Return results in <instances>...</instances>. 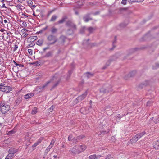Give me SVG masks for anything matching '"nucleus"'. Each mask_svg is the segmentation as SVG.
<instances>
[{"label": "nucleus", "instance_id": "nucleus-1", "mask_svg": "<svg viewBox=\"0 0 159 159\" xmlns=\"http://www.w3.org/2000/svg\"><path fill=\"white\" fill-rule=\"evenodd\" d=\"M12 88L11 87L5 85L4 83L0 84V91L7 93L12 91Z\"/></svg>", "mask_w": 159, "mask_h": 159}, {"label": "nucleus", "instance_id": "nucleus-2", "mask_svg": "<svg viewBox=\"0 0 159 159\" xmlns=\"http://www.w3.org/2000/svg\"><path fill=\"white\" fill-rule=\"evenodd\" d=\"M9 109V106L6 104L4 102L0 103V111L2 114L6 113Z\"/></svg>", "mask_w": 159, "mask_h": 159}, {"label": "nucleus", "instance_id": "nucleus-3", "mask_svg": "<svg viewBox=\"0 0 159 159\" xmlns=\"http://www.w3.org/2000/svg\"><path fill=\"white\" fill-rule=\"evenodd\" d=\"M145 134V132H143L136 135L135 136L133 137L129 142H128L129 143H135L140 138L143 136Z\"/></svg>", "mask_w": 159, "mask_h": 159}, {"label": "nucleus", "instance_id": "nucleus-4", "mask_svg": "<svg viewBox=\"0 0 159 159\" xmlns=\"http://www.w3.org/2000/svg\"><path fill=\"white\" fill-rule=\"evenodd\" d=\"M50 81H51V83L54 84L53 85L52 88V89L55 88L59 84L61 81V79L60 77H57L56 75H55L50 80Z\"/></svg>", "mask_w": 159, "mask_h": 159}, {"label": "nucleus", "instance_id": "nucleus-5", "mask_svg": "<svg viewBox=\"0 0 159 159\" xmlns=\"http://www.w3.org/2000/svg\"><path fill=\"white\" fill-rule=\"evenodd\" d=\"M87 91H85L83 94L78 97L75 100H74V102L75 103L80 102L84 99L87 96Z\"/></svg>", "mask_w": 159, "mask_h": 159}, {"label": "nucleus", "instance_id": "nucleus-6", "mask_svg": "<svg viewBox=\"0 0 159 159\" xmlns=\"http://www.w3.org/2000/svg\"><path fill=\"white\" fill-rule=\"evenodd\" d=\"M2 35L4 40H6L7 39L11 40L12 39V34L10 33L9 32H8L6 31L5 32H4L2 34Z\"/></svg>", "mask_w": 159, "mask_h": 159}, {"label": "nucleus", "instance_id": "nucleus-7", "mask_svg": "<svg viewBox=\"0 0 159 159\" xmlns=\"http://www.w3.org/2000/svg\"><path fill=\"white\" fill-rule=\"evenodd\" d=\"M110 90L106 85L103 86L100 89V92L103 94L109 92Z\"/></svg>", "mask_w": 159, "mask_h": 159}, {"label": "nucleus", "instance_id": "nucleus-8", "mask_svg": "<svg viewBox=\"0 0 159 159\" xmlns=\"http://www.w3.org/2000/svg\"><path fill=\"white\" fill-rule=\"evenodd\" d=\"M77 147V146L76 145L75 146L70 150V152L72 154L75 155L79 153Z\"/></svg>", "mask_w": 159, "mask_h": 159}, {"label": "nucleus", "instance_id": "nucleus-9", "mask_svg": "<svg viewBox=\"0 0 159 159\" xmlns=\"http://www.w3.org/2000/svg\"><path fill=\"white\" fill-rule=\"evenodd\" d=\"M66 25L73 30H75L76 29L75 25L71 21H69L67 22L66 23Z\"/></svg>", "mask_w": 159, "mask_h": 159}, {"label": "nucleus", "instance_id": "nucleus-10", "mask_svg": "<svg viewBox=\"0 0 159 159\" xmlns=\"http://www.w3.org/2000/svg\"><path fill=\"white\" fill-rule=\"evenodd\" d=\"M77 149L80 153L84 151L86 148V147L84 145H77Z\"/></svg>", "mask_w": 159, "mask_h": 159}, {"label": "nucleus", "instance_id": "nucleus-11", "mask_svg": "<svg viewBox=\"0 0 159 159\" xmlns=\"http://www.w3.org/2000/svg\"><path fill=\"white\" fill-rule=\"evenodd\" d=\"M29 16V15L25 12H22L20 18L24 20H28V17Z\"/></svg>", "mask_w": 159, "mask_h": 159}, {"label": "nucleus", "instance_id": "nucleus-12", "mask_svg": "<svg viewBox=\"0 0 159 159\" xmlns=\"http://www.w3.org/2000/svg\"><path fill=\"white\" fill-rule=\"evenodd\" d=\"M51 81H50V80L48 81L46 83H45L42 86H40L39 89H40L41 91L44 90V89L47 88V87L48 85L49 84L51 83Z\"/></svg>", "mask_w": 159, "mask_h": 159}, {"label": "nucleus", "instance_id": "nucleus-13", "mask_svg": "<svg viewBox=\"0 0 159 159\" xmlns=\"http://www.w3.org/2000/svg\"><path fill=\"white\" fill-rule=\"evenodd\" d=\"M102 156L101 155L93 154L90 155L88 158L89 159H96L99 158Z\"/></svg>", "mask_w": 159, "mask_h": 159}, {"label": "nucleus", "instance_id": "nucleus-14", "mask_svg": "<svg viewBox=\"0 0 159 159\" xmlns=\"http://www.w3.org/2000/svg\"><path fill=\"white\" fill-rule=\"evenodd\" d=\"M150 121H152L155 124L158 123H159V116H157L155 117V118L154 117H152L150 119Z\"/></svg>", "mask_w": 159, "mask_h": 159}, {"label": "nucleus", "instance_id": "nucleus-15", "mask_svg": "<svg viewBox=\"0 0 159 159\" xmlns=\"http://www.w3.org/2000/svg\"><path fill=\"white\" fill-rule=\"evenodd\" d=\"M27 3L28 6L31 8L32 10H33L36 7L35 5H33V2L31 0H29L27 1Z\"/></svg>", "mask_w": 159, "mask_h": 159}, {"label": "nucleus", "instance_id": "nucleus-16", "mask_svg": "<svg viewBox=\"0 0 159 159\" xmlns=\"http://www.w3.org/2000/svg\"><path fill=\"white\" fill-rule=\"evenodd\" d=\"M19 151V149H15L14 148H11L8 151V152H11L13 153L14 154L15 153L18 152Z\"/></svg>", "mask_w": 159, "mask_h": 159}, {"label": "nucleus", "instance_id": "nucleus-17", "mask_svg": "<svg viewBox=\"0 0 159 159\" xmlns=\"http://www.w3.org/2000/svg\"><path fill=\"white\" fill-rule=\"evenodd\" d=\"M84 75L85 77H86L87 78H89L94 75V74L91 73L89 72H87L84 74Z\"/></svg>", "mask_w": 159, "mask_h": 159}, {"label": "nucleus", "instance_id": "nucleus-18", "mask_svg": "<svg viewBox=\"0 0 159 159\" xmlns=\"http://www.w3.org/2000/svg\"><path fill=\"white\" fill-rule=\"evenodd\" d=\"M34 96V94L32 93H29L25 96V99H28L30 98H31Z\"/></svg>", "mask_w": 159, "mask_h": 159}, {"label": "nucleus", "instance_id": "nucleus-19", "mask_svg": "<svg viewBox=\"0 0 159 159\" xmlns=\"http://www.w3.org/2000/svg\"><path fill=\"white\" fill-rule=\"evenodd\" d=\"M67 18V17L66 16H64L61 20L58 21V23L59 24L62 23L66 20Z\"/></svg>", "mask_w": 159, "mask_h": 159}, {"label": "nucleus", "instance_id": "nucleus-20", "mask_svg": "<svg viewBox=\"0 0 159 159\" xmlns=\"http://www.w3.org/2000/svg\"><path fill=\"white\" fill-rule=\"evenodd\" d=\"M22 99L21 97H19L17 98H16V100L15 101L16 104L17 105H18L19 104H20L21 102L22 101Z\"/></svg>", "mask_w": 159, "mask_h": 159}, {"label": "nucleus", "instance_id": "nucleus-21", "mask_svg": "<svg viewBox=\"0 0 159 159\" xmlns=\"http://www.w3.org/2000/svg\"><path fill=\"white\" fill-rule=\"evenodd\" d=\"M95 28L90 27L88 28L87 30L89 33H91L93 32L95 30Z\"/></svg>", "mask_w": 159, "mask_h": 159}, {"label": "nucleus", "instance_id": "nucleus-22", "mask_svg": "<svg viewBox=\"0 0 159 159\" xmlns=\"http://www.w3.org/2000/svg\"><path fill=\"white\" fill-rule=\"evenodd\" d=\"M34 40L32 42L30 41V43L26 47V48H29V47H32L34 46L35 45V43L34 42Z\"/></svg>", "mask_w": 159, "mask_h": 159}, {"label": "nucleus", "instance_id": "nucleus-23", "mask_svg": "<svg viewBox=\"0 0 159 159\" xmlns=\"http://www.w3.org/2000/svg\"><path fill=\"white\" fill-rule=\"evenodd\" d=\"M153 147L155 149H159V141H157L155 142Z\"/></svg>", "mask_w": 159, "mask_h": 159}, {"label": "nucleus", "instance_id": "nucleus-24", "mask_svg": "<svg viewBox=\"0 0 159 159\" xmlns=\"http://www.w3.org/2000/svg\"><path fill=\"white\" fill-rule=\"evenodd\" d=\"M57 16L55 15H53L51 17V19L50 20V21L53 22L56 21V19L57 18Z\"/></svg>", "mask_w": 159, "mask_h": 159}, {"label": "nucleus", "instance_id": "nucleus-25", "mask_svg": "<svg viewBox=\"0 0 159 159\" xmlns=\"http://www.w3.org/2000/svg\"><path fill=\"white\" fill-rule=\"evenodd\" d=\"M119 55L118 54H116V55L112 57V58L111 59H110L108 60V62H109L110 63L111 61H114L116 60V57Z\"/></svg>", "mask_w": 159, "mask_h": 159}, {"label": "nucleus", "instance_id": "nucleus-26", "mask_svg": "<svg viewBox=\"0 0 159 159\" xmlns=\"http://www.w3.org/2000/svg\"><path fill=\"white\" fill-rule=\"evenodd\" d=\"M55 141L54 140L52 139L50 145L48 147L49 149H51L53 146Z\"/></svg>", "mask_w": 159, "mask_h": 159}, {"label": "nucleus", "instance_id": "nucleus-27", "mask_svg": "<svg viewBox=\"0 0 159 159\" xmlns=\"http://www.w3.org/2000/svg\"><path fill=\"white\" fill-rule=\"evenodd\" d=\"M21 22L22 23L20 24V26L23 28L26 27L27 25L26 22L25 21H21L20 22Z\"/></svg>", "mask_w": 159, "mask_h": 159}, {"label": "nucleus", "instance_id": "nucleus-28", "mask_svg": "<svg viewBox=\"0 0 159 159\" xmlns=\"http://www.w3.org/2000/svg\"><path fill=\"white\" fill-rule=\"evenodd\" d=\"M85 136L84 135H80L79 136H77L76 137L78 141H80L83 139L84 137Z\"/></svg>", "mask_w": 159, "mask_h": 159}, {"label": "nucleus", "instance_id": "nucleus-29", "mask_svg": "<svg viewBox=\"0 0 159 159\" xmlns=\"http://www.w3.org/2000/svg\"><path fill=\"white\" fill-rule=\"evenodd\" d=\"M144 0H128V1L130 3H132L134 2H141L143 1Z\"/></svg>", "mask_w": 159, "mask_h": 159}, {"label": "nucleus", "instance_id": "nucleus-30", "mask_svg": "<svg viewBox=\"0 0 159 159\" xmlns=\"http://www.w3.org/2000/svg\"><path fill=\"white\" fill-rule=\"evenodd\" d=\"M158 68H159V63H156L155 64V65L153 66V69H156Z\"/></svg>", "mask_w": 159, "mask_h": 159}, {"label": "nucleus", "instance_id": "nucleus-31", "mask_svg": "<svg viewBox=\"0 0 159 159\" xmlns=\"http://www.w3.org/2000/svg\"><path fill=\"white\" fill-rule=\"evenodd\" d=\"M149 81L148 80H145L144 82H143L141 85L143 86H146L148 85L149 84Z\"/></svg>", "mask_w": 159, "mask_h": 159}, {"label": "nucleus", "instance_id": "nucleus-32", "mask_svg": "<svg viewBox=\"0 0 159 159\" xmlns=\"http://www.w3.org/2000/svg\"><path fill=\"white\" fill-rule=\"evenodd\" d=\"M83 19H84V21L85 22H87L89 20H91V18H89L88 17L86 16L84 17Z\"/></svg>", "mask_w": 159, "mask_h": 159}, {"label": "nucleus", "instance_id": "nucleus-33", "mask_svg": "<svg viewBox=\"0 0 159 159\" xmlns=\"http://www.w3.org/2000/svg\"><path fill=\"white\" fill-rule=\"evenodd\" d=\"M92 107H91V106H90L88 108V110H87L86 109V111H85V113L86 114L88 113L89 112L91 111H92Z\"/></svg>", "mask_w": 159, "mask_h": 159}, {"label": "nucleus", "instance_id": "nucleus-34", "mask_svg": "<svg viewBox=\"0 0 159 159\" xmlns=\"http://www.w3.org/2000/svg\"><path fill=\"white\" fill-rule=\"evenodd\" d=\"M89 40H84V43H85L84 45H88L89 46H92V44L89 43Z\"/></svg>", "mask_w": 159, "mask_h": 159}, {"label": "nucleus", "instance_id": "nucleus-35", "mask_svg": "<svg viewBox=\"0 0 159 159\" xmlns=\"http://www.w3.org/2000/svg\"><path fill=\"white\" fill-rule=\"evenodd\" d=\"M43 43V40H38L36 44L38 45H41Z\"/></svg>", "mask_w": 159, "mask_h": 159}, {"label": "nucleus", "instance_id": "nucleus-36", "mask_svg": "<svg viewBox=\"0 0 159 159\" xmlns=\"http://www.w3.org/2000/svg\"><path fill=\"white\" fill-rule=\"evenodd\" d=\"M37 109L36 107H34L32 111V114H35L37 112Z\"/></svg>", "mask_w": 159, "mask_h": 159}, {"label": "nucleus", "instance_id": "nucleus-37", "mask_svg": "<svg viewBox=\"0 0 159 159\" xmlns=\"http://www.w3.org/2000/svg\"><path fill=\"white\" fill-rule=\"evenodd\" d=\"M72 141L73 143H77L78 142V141L76 138H73V139H72Z\"/></svg>", "mask_w": 159, "mask_h": 159}, {"label": "nucleus", "instance_id": "nucleus-38", "mask_svg": "<svg viewBox=\"0 0 159 159\" xmlns=\"http://www.w3.org/2000/svg\"><path fill=\"white\" fill-rule=\"evenodd\" d=\"M22 7V6L19 5H17L16 6L17 9L19 11L21 10H22V8H21Z\"/></svg>", "mask_w": 159, "mask_h": 159}, {"label": "nucleus", "instance_id": "nucleus-39", "mask_svg": "<svg viewBox=\"0 0 159 159\" xmlns=\"http://www.w3.org/2000/svg\"><path fill=\"white\" fill-rule=\"evenodd\" d=\"M52 54L51 52H49L47 53V54L44 56V57H48L51 56Z\"/></svg>", "mask_w": 159, "mask_h": 159}, {"label": "nucleus", "instance_id": "nucleus-40", "mask_svg": "<svg viewBox=\"0 0 159 159\" xmlns=\"http://www.w3.org/2000/svg\"><path fill=\"white\" fill-rule=\"evenodd\" d=\"M3 21L4 23V24L5 25H6L7 26L8 23H9V20L8 19H7L4 20Z\"/></svg>", "mask_w": 159, "mask_h": 159}, {"label": "nucleus", "instance_id": "nucleus-41", "mask_svg": "<svg viewBox=\"0 0 159 159\" xmlns=\"http://www.w3.org/2000/svg\"><path fill=\"white\" fill-rule=\"evenodd\" d=\"M48 40H54L55 39V37L52 35H49L48 37Z\"/></svg>", "mask_w": 159, "mask_h": 159}, {"label": "nucleus", "instance_id": "nucleus-42", "mask_svg": "<svg viewBox=\"0 0 159 159\" xmlns=\"http://www.w3.org/2000/svg\"><path fill=\"white\" fill-rule=\"evenodd\" d=\"M105 133H106V131H102L98 133V135H103Z\"/></svg>", "mask_w": 159, "mask_h": 159}, {"label": "nucleus", "instance_id": "nucleus-43", "mask_svg": "<svg viewBox=\"0 0 159 159\" xmlns=\"http://www.w3.org/2000/svg\"><path fill=\"white\" fill-rule=\"evenodd\" d=\"M29 38L34 39V40H37L38 39L37 36L35 35L31 36Z\"/></svg>", "mask_w": 159, "mask_h": 159}, {"label": "nucleus", "instance_id": "nucleus-44", "mask_svg": "<svg viewBox=\"0 0 159 159\" xmlns=\"http://www.w3.org/2000/svg\"><path fill=\"white\" fill-rule=\"evenodd\" d=\"M57 29L54 27H52L51 29V32L52 33L56 32L57 31Z\"/></svg>", "mask_w": 159, "mask_h": 159}, {"label": "nucleus", "instance_id": "nucleus-45", "mask_svg": "<svg viewBox=\"0 0 159 159\" xmlns=\"http://www.w3.org/2000/svg\"><path fill=\"white\" fill-rule=\"evenodd\" d=\"M38 142H37L35 143L32 146V147H36V146H37L40 143V141H39V140Z\"/></svg>", "mask_w": 159, "mask_h": 159}, {"label": "nucleus", "instance_id": "nucleus-46", "mask_svg": "<svg viewBox=\"0 0 159 159\" xmlns=\"http://www.w3.org/2000/svg\"><path fill=\"white\" fill-rule=\"evenodd\" d=\"M127 1V0H122L121 1V3L123 5H125L126 4Z\"/></svg>", "mask_w": 159, "mask_h": 159}, {"label": "nucleus", "instance_id": "nucleus-47", "mask_svg": "<svg viewBox=\"0 0 159 159\" xmlns=\"http://www.w3.org/2000/svg\"><path fill=\"white\" fill-rule=\"evenodd\" d=\"M85 28L84 27H82L80 30V33H83L85 30Z\"/></svg>", "mask_w": 159, "mask_h": 159}, {"label": "nucleus", "instance_id": "nucleus-48", "mask_svg": "<svg viewBox=\"0 0 159 159\" xmlns=\"http://www.w3.org/2000/svg\"><path fill=\"white\" fill-rule=\"evenodd\" d=\"M0 23L2 24L3 25H5L3 22V19L2 16H0Z\"/></svg>", "mask_w": 159, "mask_h": 159}, {"label": "nucleus", "instance_id": "nucleus-49", "mask_svg": "<svg viewBox=\"0 0 159 159\" xmlns=\"http://www.w3.org/2000/svg\"><path fill=\"white\" fill-rule=\"evenodd\" d=\"M14 48L13 49V51H15L17 49V48H18V45L16 44V43H15L14 44Z\"/></svg>", "mask_w": 159, "mask_h": 159}, {"label": "nucleus", "instance_id": "nucleus-50", "mask_svg": "<svg viewBox=\"0 0 159 159\" xmlns=\"http://www.w3.org/2000/svg\"><path fill=\"white\" fill-rule=\"evenodd\" d=\"M28 52L29 54L30 55H31L33 54V51L31 49H29L28 50Z\"/></svg>", "mask_w": 159, "mask_h": 159}, {"label": "nucleus", "instance_id": "nucleus-51", "mask_svg": "<svg viewBox=\"0 0 159 159\" xmlns=\"http://www.w3.org/2000/svg\"><path fill=\"white\" fill-rule=\"evenodd\" d=\"M8 153H9V154L7 155V157H9L10 158L12 157L14 155L13 154V153H11V152H8Z\"/></svg>", "mask_w": 159, "mask_h": 159}, {"label": "nucleus", "instance_id": "nucleus-52", "mask_svg": "<svg viewBox=\"0 0 159 159\" xmlns=\"http://www.w3.org/2000/svg\"><path fill=\"white\" fill-rule=\"evenodd\" d=\"M138 49V48H135L134 49H132L130 50L131 53H133L134 52L137 50Z\"/></svg>", "mask_w": 159, "mask_h": 159}, {"label": "nucleus", "instance_id": "nucleus-53", "mask_svg": "<svg viewBox=\"0 0 159 159\" xmlns=\"http://www.w3.org/2000/svg\"><path fill=\"white\" fill-rule=\"evenodd\" d=\"M16 132L13 130H11L10 131H9V132H8V134H14Z\"/></svg>", "mask_w": 159, "mask_h": 159}, {"label": "nucleus", "instance_id": "nucleus-54", "mask_svg": "<svg viewBox=\"0 0 159 159\" xmlns=\"http://www.w3.org/2000/svg\"><path fill=\"white\" fill-rule=\"evenodd\" d=\"M72 135H70L68 138V139L69 141H72Z\"/></svg>", "mask_w": 159, "mask_h": 159}, {"label": "nucleus", "instance_id": "nucleus-55", "mask_svg": "<svg viewBox=\"0 0 159 159\" xmlns=\"http://www.w3.org/2000/svg\"><path fill=\"white\" fill-rule=\"evenodd\" d=\"M111 156L110 155H108L105 159H110L111 158Z\"/></svg>", "mask_w": 159, "mask_h": 159}, {"label": "nucleus", "instance_id": "nucleus-56", "mask_svg": "<svg viewBox=\"0 0 159 159\" xmlns=\"http://www.w3.org/2000/svg\"><path fill=\"white\" fill-rule=\"evenodd\" d=\"M33 11V16H38L39 15V14H36L34 11V9H33V10H32Z\"/></svg>", "mask_w": 159, "mask_h": 159}, {"label": "nucleus", "instance_id": "nucleus-57", "mask_svg": "<svg viewBox=\"0 0 159 159\" xmlns=\"http://www.w3.org/2000/svg\"><path fill=\"white\" fill-rule=\"evenodd\" d=\"M116 40H114L112 42V45L113 48H114L116 46L115 45V44H116Z\"/></svg>", "mask_w": 159, "mask_h": 159}, {"label": "nucleus", "instance_id": "nucleus-58", "mask_svg": "<svg viewBox=\"0 0 159 159\" xmlns=\"http://www.w3.org/2000/svg\"><path fill=\"white\" fill-rule=\"evenodd\" d=\"M50 149L48 148H47V149H46V150L45 151V153L46 154H47L48 152L50 151Z\"/></svg>", "mask_w": 159, "mask_h": 159}, {"label": "nucleus", "instance_id": "nucleus-59", "mask_svg": "<svg viewBox=\"0 0 159 159\" xmlns=\"http://www.w3.org/2000/svg\"><path fill=\"white\" fill-rule=\"evenodd\" d=\"M60 39L61 40H64L66 39V38L65 36L62 35L61 36Z\"/></svg>", "mask_w": 159, "mask_h": 159}, {"label": "nucleus", "instance_id": "nucleus-60", "mask_svg": "<svg viewBox=\"0 0 159 159\" xmlns=\"http://www.w3.org/2000/svg\"><path fill=\"white\" fill-rule=\"evenodd\" d=\"M65 142H62L61 143V145H62V146L61 147V148H64L66 147V146H65Z\"/></svg>", "mask_w": 159, "mask_h": 159}, {"label": "nucleus", "instance_id": "nucleus-61", "mask_svg": "<svg viewBox=\"0 0 159 159\" xmlns=\"http://www.w3.org/2000/svg\"><path fill=\"white\" fill-rule=\"evenodd\" d=\"M5 44V43L2 41H0V47H2L3 46V45Z\"/></svg>", "mask_w": 159, "mask_h": 159}, {"label": "nucleus", "instance_id": "nucleus-62", "mask_svg": "<svg viewBox=\"0 0 159 159\" xmlns=\"http://www.w3.org/2000/svg\"><path fill=\"white\" fill-rule=\"evenodd\" d=\"M28 35V34H27V33L25 32L23 34L22 36L24 37H25Z\"/></svg>", "mask_w": 159, "mask_h": 159}, {"label": "nucleus", "instance_id": "nucleus-63", "mask_svg": "<svg viewBox=\"0 0 159 159\" xmlns=\"http://www.w3.org/2000/svg\"><path fill=\"white\" fill-rule=\"evenodd\" d=\"M55 9H53L52 10H51L50 11H49V12H48V14L49 15H50V14H51L52 12H53V11H55Z\"/></svg>", "mask_w": 159, "mask_h": 159}, {"label": "nucleus", "instance_id": "nucleus-64", "mask_svg": "<svg viewBox=\"0 0 159 159\" xmlns=\"http://www.w3.org/2000/svg\"><path fill=\"white\" fill-rule=\"evenodd\" d=\"M56 40H55V41H54L53 42L51 43H48V45H52V44H54V43H55L56 42Z\"/></svg>", "mask_w": 159, "mask_h": 159}]
</instances>
